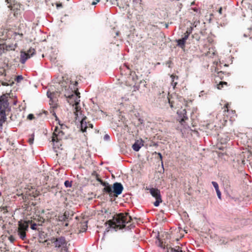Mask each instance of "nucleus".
Wrapping results in <instances>:
<instances>
[{"label":"nucleus","mask_w":252,"mask_h":252,"mask_svg":"<svg viewBox=\"0 0 252 252\" xmlns=\"http://www.w3.org/2000/svg\"><path fill=\"white\" fill-rule=\"evenodd\" d=\"M131 220L130 216L119 214L116 217H114L113 220H110L108 222L109 227L115 231L117 229L128 230L135 227L133 223H130Z\"/></svg>","instance_id":"nucleus-1"},{"label":"nucleus","mask_w":252,"mask_h":252,"mask_svg":"<svg viewBox=\"0 0 252 252\" xmlns=\"http://www.w3.org/2000/svg\"><path fill=\"white\" fill-rule=\"evenodd\" d=\"M123 190L124 187L121 183L115 182L112 186L108 183L106 187L102 189V191L108 194L110 198H115L121 194Z\"/></svg>","instance_id":"nucleus-2"},{"label":"nucleus","mask_w":252,"mask_h":252,"mask_svg":"<svg viewBox=\"0 0 252 252\" xmlns=\"http://www.w3.org/2000/svg\"><path fill=\"white\" fill-rule=\"evenodd\" d=\"M50 241L53 244L56 251L63 252V251H66L68 250L67 247V242L64 236H61L57 238L53 237Z\"/></svg>","instance_id":"nucleus-3"},{"label":"nucleus","mask_w":252,"mask_h":252,"mask_svg":"<svg viewBox=\"0 0 252 252\" xmlns=\"http://www.w3.org/2000/svg\"><path fill=\"white\" fill-rule=\"evenodd\" d=\"M64 96L67 99V102L72 106H77L80 103V93L78 90L72 91L71 93L66 92Z\"/></svg>","instance_id":"nucleus-4"},{"label":"nucleus","mask_w":252,"mask_h":252,"mask_svg":"<svg viewBox=\"0 0 252 252\" xmlns=\"http://www.w3.org/2000/svg\"><path fill=\"white\" fill-rule=\"evenodd\" d=\"M8 94H4L0 96V119L6 118L5 111L8 108L9 103L8 101Z\"/></svg>","instance_id":"nucleus-5"},{"label":"nucleus","mask_w":252,"mask_h":252,"mask_svg":"<svg viewBox=\"0 0 252 252\" xmlns=\"http://www.w3.org/2000/svg\"><path fill=\"white\" fill-rule=\"evenodd\" d=\"M149 191L153 197L155 198L156 201L154 203L155 207H158L162 202L161 196L159 190L157 188H150Z\"/></svg>","instance_id":"nucleus-6"},{"label":"nucleus","mask_w":252,"mask_h":252,"mask_svg":"<svg viewBox=\"0 0 252 252\" xmlns=\"http://www.w3.org/2000/svg\"><path fill=\"white\" fill-rule=\"evenodd\" d=\"M64 138H66L64 132L62 130H59L58 127L56 126L52 137V142H54L55 139H57V143H59V141Z\"/></svg>","instance_id":"nucleus-7"},{"label":"nucleus","mask_w":252,"mask_h":252,"mask_svg":"<svg viewBox=\"0 0 252 252\" xmlns=\"http://www.w3.org/2000/svg\"><path fill=\"white\" fill-rule=\"evenodd\" d=\"M177 114L178 115L177 120L182 124H183V123L185 122L186 120L188 119V118L187 115V111L185 109H182L178 110Z\"/></svg>","instance_id":"nucleus-8"},{"label":"nucleus","mask_w":252,"mask_h":252,"mask_svg":"<svg viewBox=\"0 0 252 252\" xmlns=\"http://www.w3.org/2000/svg\"><path fill=\"white\" fill-rule=\"evenodd\" d=\"M27 221L28 220H25L24 222L19 221L18 230L27 232L29 227Z\"/></svg>","instance_id":"nucleus-9"},{"label":"nucleus","mask_w":252,"mask_h":252,"mask_svg":"<svg viewBox=\"0 0 252 252\" xmlns=\"http://www.w3.org/2000/svg\"><path fill=\"white\" fill-rule=\"evenodd\" d=\"M188 39V35H185V36L183 37L180 39H176V42L177 43V45L181 48H184L186 42V40Z\"/></svg>","instance_id":"nucleus-10"},{"label":"nucleus","mask_w":252,"mask_h":252,"mask_svg":"<svg viewBox=\"0 0 252 252\" xmlns=\"http://www.w3.org/2000/svg\"><path fill=\"white\" fill-rule=\"evenodd\" d=\"M111 252H125V248L123 245L117 243L112 248Z\"/></svg>","instance_id":"nucleus-11"},{"label":"nucleus","mask_w":252,"mask_h":252,"mask_svg":"<svg viewBox=\"0 0 252 252\" xmlns=\"http://www.w3.org/2000/svg\"><path fill=\"white\" fill-rule=\"evenodd\" d=\"M159 235H158V237ZM157 245L162 248L165 252H169L170 250V247H168V245H166L165 243L163 244L162 241L158 237V241L156 242Z\"/></svg>","instance_id":"nucleus-12"},{"label":"nucleus","mask_w":252,"mask_h":252,"mask_svg":"<svg viewBox=\"0 0 252 252\" xmlns=\"http://www.w3.org/2000/svg\"><path fill=\"white\" fill-rule=\"evenodd\" d=\"M92 176L95 177L96 180L100 183V184L104 187V188H105L106 185L108 184L107 182H104L103 181L101 178H99V175L97 173L96 171H93V172L92 173Z\"/></svg>","instance_id":"nucleus-13"},{"label":"nucleus","mask_w":252,"mask_h":252,"mask_svg":"<svg viewBox=\"0 0 252 252\" xmlns=\"http://www.w3.org/2000/svg\"><path fill=\"white\" fill-rule=\"evenodd\" d=\"M30 58L31 56L29 54V53H27L24 51L21 52L20 62L21 63H25L26 61Z\"/></svg>","instance_id":"nucleus-14"},{"label":"nucleus","mask_w":252,"mask_h":252,"mask_svg":"<svg viewBox=\"0 0 252 252\" xmlns=\"http://www.w3.org/2000/svg\"><path fill=\"white\" fill-rule=\"evenodd\" d=\"M87 117H84L80 122V129L83 132H86L88 127L87 123L86 121Z\"/></svg>","instance_id":"nucleus-15"},{"label":"nucleus","mask_w":252,"mask_h":252,"mask_svg":"<svg viewBox=\"0 0 252 252\" xmlns=\"http://www.w3.org/2000/svg\"><path fill=\"white\" fill-rule=\"evenodd\" d=\"M48 236V233L44 231L39 230L38 231V237L40 240H44L43 243H47L50 239H46Z\"/></svg>","instance_id":"nucleus-16"},{"label":"nucleus","mask_w":252,"mask_h":252,"mask_svg":"<svg viewBox=\"0 0 252 252\" xmlns=\"http://www.w3.org/2000/svg\"><path fill=\"white\" fill-rule=\"evenodd\" d=\"M212 184L213 185V187H214V188L216 191L217 194L218 198L220 199L221 194L220 191L219 189L218 184L216 182L213 181V182H212Z\"/></svg>","instance_id":"nucleus-17"},{"label":"nucleus","mask_w":252,"mask_h":252,"mask_svg":"<svg viewBox=\"0 0 252 252\" xmlns=\"http://www.w3.org/2000/svg\"><path fill=\"white\" fill-rule=\"evenodd\" d=\"M69 213L65 212L63 215H60L58 217L59 221H67L69 218Z\"/></svg>","instance_id":"nucleus-18"},{"label":"nucleus","mask_w":252,"mask_h":252,"mask_svg":"<svg viewBox=\"0 0 252 252\" xmlns=\"http://www.w3.org/2000/svg\"><path fill=\"white\" fill-rule=\"evenodd\" d=\"M143 145V144L139 143L138 140L136 141L132 145V148L133 150L135 152L139 151L141 147Z\"/></svg>","instance_id":"nucleus-19"},{"label":"nucleus","mask_w":252,"mask_h":252,"mask_svg":"<svg viewBox=\"0 0 252 252\" xmlns=\"http://www.w3.org/2000/svg\"><path fill=\"white\" fill-rule=\"evenodd\" d=\"M27 222H28L29 225V224H31V228L32 230H37L38 231L40 230L39 228L37 227V224L33 222L32 220H28Z\"/></svg>","instance_id":"nucleus-20"},{"label":"nucleus","mask_w":252,"mask_h":252,"mask_svg":"<svg viewBox=\"0 0 252 252\" xmlns=\"http://www.w3.org/2000/svg\"><path fill=\"white\" fill-rule=\"evenodd\" d=\"M18 235L20 238L22 240H24L26 238V232L18 230L17 231Z\"/></svg>","instance_id":"nucleus-21"},{"label":"nucleus","mask_w":252,"mask_h":252,"mask_svg":"<svg viewBox=\"0 0 252 252\" xmlns=\"http://www.w3.org/2000/svg\"><path fill=\"white\" fill-rule=\"evenodd\" d=\"M171 78L172 79L171 85L173 86V88H175L176 86L177 85L178 83L174 81V78H176V80H178V76L172 74L171 75Z\"/></svg>","instance_id":"nucleus-22"},{"label":"nucleus","mask_w":252,"mask_h":252,"mask_svg":"<svg viewBox=\"0 0 252 252\" xmlns=\"http://www.w3.org/2000/svg\"><path fill=\"white\" fill-rule=\"evenodd\" d=\"M16 45H13V44L6 45L5 44V50H14L16 47Z\"/></svg>","instance_id":"nucleus-23"},{"label":"nucleus","mask_w":252,"mask_h":252,"mask_svg":"<svg viewBox=\"0 0 252 252\" xmlns=\"http://www.w3.org/2000/svg\"><path fill=\"white\" fill-rule=\"evenodd\" d=\"M169 252H182V250L179 246L176 247V248L170 247Z\"/></svg>","instance_id":"nucleus-24"},{"label":"nucleus","mask_w":252,"mask_h":252,"mask_svg":"<svg viewBox=\"0 0 252 252\" xmlns=\"http://www.w3.org/2000/svg\"><path fill=\"white\" fill-rule=\"evenodd\" d=\"M153 155H158V157L160 158V160H161V167H162V168L163 170V172H164V165H163V161H162V156L161 154L160 153H158L157 152H155L153 153Z\"/></svg>","instance_id":"nucleus-25"},{"label":"nucleus","mask_w":252,"mask_h":252,"mask_svg":"<svg viewBox=\"0 0 252 252\" xmlns=\"http://www.w3.org/2000/svg\"><path fill=\"white\" fill-rule=\"evenodd\" d=\"M130 75L131 76L132 79L133 81L136 82L137 80H138V76L136 74L135 72H131Z\"/></svg>","instance_id":"nucleus-26"},{"label":"nucleus","mask_w":252,"mask_h":252,"mask_svg":"<svg viewBox=\"0 0 252 252\" xmlns=\"http://www.w3.org/2000/svg\"><path fill=\"white\" fill-rule=\"evenodd\" d=\"M54 115L56 118V120L58 122L59 124L60 125L61 128L62 129H64V127H66V126L65 125H64L63 124H61V121H60L59 119L57 116L56 114L55 113H54Z\"/></svg>","instance_id":"nucleus-27"},{"label":"nucleus","mask_w":252,"mask_h":252,"mask_svg":"<svg viewBox=\"0 0 252 252\" xmlns=\"http://www.w3.org/2000/svg\"><path fill=\"white\" fill-rule=\"evenodd\" d=\"M53 148L54 149H60V147L62 146V144L60 142V141H59V143H57V139H55V141L54 142H53Z\"/></svg>","instance_id":"nucleus-28"},{"label":"nucleus","mask_w":252,"mask_h":252,"mask_svg":"<svg viewBox=\"0 0 252 252\" xmlns=\"http://www.w3.org/2000/svg\"><path fill=\"white\" fill-rule=\"evenodd\" d=\"M101 212L102 213L106 214L107 216H109L111 214V212L109 211L108 209H106L105 208H103L101 210Z\"/></svg>","instance_id":"nucleus-29"},{"label":"nucleus","mask_w":252,"mask_h":252,"mask_svg":"<svg viewBox=\"0 0 252 252\" xmlns=\"http://www.w3.org/2000/svg\"><path fill=\"white\" fill-rule=\"evenodd\" d=\"M192 30H193V28L191 27H190L189 28L187 29V31L185 33V35H187L188 38H189L190 34L192 32Z\"/></svg>","instance_id":"nucleus-30"},{"label":"nucleus","mask_w":252,"mask_h":252,"mask_svg":"<svg viewBox=\"0 0 252 252\" xmlns=\"http://www.w3.org/2000/svg\"><path fill=\"white\" fill-rule=\"evenodd\" d=\"M226 85L227 82H220L219 84L217 85V88L218 89H221L223 87V85Z\"/></svg>","instance_id":"nucleus-31"},{"label":"nucleus","mask_w":252,"mask_h":252,"mask_svg":"<svg viewBox=\"0 0 252 252\" xmlns=\"http://www.w3.org/2000/svg\"><path fill=\"white\" fill-rule=\"evenodd\" d=\"M8 7H10L12 10H14L15 9H19L20 6L19 4H14V5L13 6H12V3H11L10 5H9Z\"/></svg>","instance_id":"nucleus-32"},{"label":"nucleus","mask_w":252,"mask_h":252,"mask_svg":"<svg viewBox=\"0 0 252 252\" xmlns=\"http://www.w3.org/2000/svg\"><path fill=\"white\" fill-rule=\"evenodd\" d=\"M64 185L66 188H70L72 186V182L66 180L64 183Z\"/></svg>","instance_id":"nucleus-33"},{"label":"nucleus","mask_w":252,"mask_h":252,"mask_svg":"<svg viewBox=\"0 0 252 252\" xmlns=\"http://www.w3.org/2000/svg\"><path fill=\"white\" fill-rule=\"evenodd\" d=\"M35 50L33 48H30L27 53H29V54L31 56V57H32L35 54Z\"/></svg>","instance_id":"nucleus-34"},{"label":"nucleus","mask_w":252,"mask_h":252,"mask_svg":"<svg viewBox=\"0 0 252 252\" xmlns=\"http://www.w3.org/2000/svg\"><path fill=\"white\" fill-rule=\"evenodd\" d=\"M5 44H0V55L5 52Z\"/></svg>","instance_id":"nucleus-35"},{"label":"nucleus","mask_w":252,"mask_h":252,"mask_svg":"<svg viewBox=\"0 0 252 252\" xmlns=\"http://www.w3.org/2000/svg\"><path fill=\"white\" fill-rule=\"evenodd\" d=\"M23 79V77L22 75H18L16 76L15 81L17 83L20 82Z\"/></svg>","instance_id":"nucleus-36"},{"label":"nucleus","mask_w":252,"mask_h":252,"mask_svg":"<svg viewBox=\"0 0 252 252\" xmlns=\"http://www.w3.org/2000/svg\"><path fill=\"white\" fill-rule=\"evenodd\" d=\"M103 139L105 141H109L110 140V137L109 134H105L103 137Z\"/></svg>","instance_id":"nucleus-37"},{"label":"nucleus","mask_w":252,"mask_h":252,"mask_svg":"<svg viewBox=\"0 0 252 252\" xmlns=\"http://www.w3.org/2000/svg\"><path fill=\"white\" fill-rule=\"evenodd\" d=\"M54 94V93L51 92L49 91H48L47 92V96L48 98L50 99V100L52 99V95Z\"/></svg>","instance_id":"nucleus-38"},{"label":"nucleus","mask_w":252,"mask_h":252,"mask_svg":"<svg viewBox=\"0 0 252 252\" xmlns=\"http://www.w3.org/2000/svg\"><path fill=\"white\" fill-rule=\"evenodd\" d=\"M34 141V134H32V137L29 138L28 141L30 145H32L33 144Z\"/></svg>","instance_id":"nucleus-39"},{"label":"nucleus","mask_w":252,"mask_h":252,"mask_svg":"<svg viewBox=\"0 0 252 252\" xmlns=\"http://www.w3.org/2000/svg\"><path fill=\"white\" fill-rule=\"evenodd\" d=\"M167 99H168V103L170 105V106L171 108H173V102L172 101H171L169 97H167Z\"/></svg>","instance_id":"nucleus-40"},{"label":"nucleus","mask_w":252,"mask_h":252,"mask_svg":"<svg viewBox=\"0 0 252 252\" xmlns=\"http://www.w3.org/2000/svg\"><path fill=\"white\" fill-rule=\"evenodd\" d=\"M34 118V115L32 114H30L28 115L27 119L29 120H32Z\"/></svg>","instance_id":"nucleus-41"},{"label":"nucleus","mask_w":252,"mask_h":252,"mask_svg":"<svg viewBox=\"0 0 252 252\" xmlns=\"http://www.w3.org/2000/svg\"><path fill=\"white\" fill-rule=\"evenodd\" d=\"M6 118L0 119V127L2 126V124L6 121Z\"/></svg>","instance_id":"nucleus-42"},{"label":"nucleus","mask_w":252,"mask_h":252,"mask_svg":"<svg viewBox=\"0 0 252 252\" xmlns=\"http://www.w3.org/2000/svg\"><path fill=\"white\" fill-rule=\"evenodd\" d=\"M63 7V5L62 3H58L56 4V7L57 9L61 8Z\"/></svg>","instance_id":"nucleus-43"},{"label":"nucleus","mask_w":252,"mask_h":252,"mask_svg":"<svg viewBox=\"0 0 252 252\" xmlns=\"http://www.w3.org/2000/svg\"><path fill=\"white\" fill-rule=\"evenodd\" d=\"M87 228V225L86 224L85 225H84L82 228V231H86Z\"/></svg>","instance_id":"nucleus-44"},{"label":"nucleus","mask_w":252,"mask_h":252,"mask_svg":"<svg viewBox=\"0 0 252 252\" xmlns=\"http://www.w3.org/2000/svg\"><path fill=\"white\" fill-rule=\"evenodd\" d=\"M9 241L11 242H13L15 240V238H14L13 236H10L9 237Z\"/></svg>","instance_id":"nucleus-45"},{"label":"nucleus","mask_w":252,"mask_h":252,"mask_svg":"<svg viewBox=\"0 0 252 252\" xmlns=\"http://www.w3.org/2000/svg\"><path fill=\"white\" fill-rule=\"evenodd\" d=\"M112 4L113 5H117V6H119L120 7V6L119 5V3L117 0H114V1L112 2Z\"/></svg>","instance_id":"nucleus-46"},{"label":"nucleus","mask_w":252,"mask_h":252,"mask_svg":"<svg viewBox=\"0 0 252 252\" xmlns=\"http://www.w3.org/2000/svg\"><path fill=\"white\" fill-rule=\"evenodd\" d=\"M134 90H138L140 88V86H139V85H135L134 86Z\"/></svg>","instance_id":"nucleus-47"},{"label":"nucleus","mask_w":252,"mask_h":252,"mask_svg":"<svg viewBox=\"0 0 252 252\" xmlns=\"http://www.w3.org/2000/svg\"><path fill=\"white\" fill-rule=\"evenodd\" d=\"M205 94V92L204 91H202L200 92L199 96H203Z\"/></svg>","instance_id":"nucleus-48"},{"label":"nucleus","mask_w":252,"mask_h":252,"mask_svg":"<svg viewBox=\"0 0 252 252\" xmlns=\"http://www.w3.org/2000/svg\"><path fill=\"white\" fill-rule=\"evenodd\" d=\"M100 1V0H96V1H93L92 3V5H94L96 4L97 2H98Z\"/></svg>","instance_id":"nucleus-49"},{"label":"nucleus","mask_w":252,"mask_h":252,"mask_svg":"<svg viewBox=\"0 0 252 252\" xmlns=\"http://www.w3.org/2000/svg\"><path fill=\"white\" fill-rule=\"evenodd\" d=\"M192 9L195 12H198V9L196 7L192 8Z\"/></svg>","instance_id":"nucleus-50"},{"label":"nucleus","mask_w":252,"mask_h":252,"mask_svg":"<svg viewBox=\"0 0 252 252\" xmlns=\"http://www.w3.org/2000/svg\"><path fill=\"white\" fill-rule=\"evenodd\" d=\"M222 7H220L218 10L219 11V13L220 14H222Z\"/></svg>","instance_id":"nucleus-51"},{"label":"nucleus","mask_w":252,"mask_h":252,"mask_svg":"<svg viewBox=\"0 0 252 252\" xmlns=\"http://www.w3.org/2000/svg\"><path fill=\"white\" fill-rule=\"evenodd\" d=\"M88 126L91 127V128H93L94 126H93V125L92 124H89V125H88Z\"/></svg>","instance_id":"nucleus-52"},{"label":"nucleus","mask_w":252,"mask_h":252,"mask_svg":"<svg viewBox=\"0 0 252 252\" xmlns=\"http://www.w3.org/2000/svg\"><path fill=\"white\" fill-rule=\"evenodd\" d=\"M243 36H244V37H247L248 36V35L247 34H246V33H244V34H243Z\"/></svg>","instance_id":"nucleus-53"},{"label":"nucleus","mask_w":252,"mask_h":252,"mask_svg":"<svg viewBox=\"0 0 252 252\" xmlns=\"http://www.w3.org/2000/svg\"><path fill=\"white\" fill-rule=\"evenodd\" d=\"M68 223L67 222H66V223L64 224V226H65V227L68 226Z\"/></svg>","instance_id":"nucleus-54"},{"label":"nucleus","mask_w":252,"mask_h":252,"mask_svg":"<svg viewBox=\"0 0 252 252\" xmlns=\"http://www.w3.org/2000/svg\"><path fill=\"white\" fill-rule=\"evenodd\" d=\"M51 189H56V188H55V186H52V187H51Z\"/></svg>","instance_id":"nucleus-55"},{"label":"nucleus","mask_w":252,"mask_h":252,"mask_svg":"<svg viewBox=\"0 0 252 252\" xmlns=\"http://www.w3.org/2000/svg\"><path fill=\"white\" fill-rule=\"evenodd\" d=\"M194 4H195V2L193 1V2H191V5H194Z\"/></svg>","instance_id":"nucleus-56"},{"label":"nucleus","mask_w":252,"mask_h":252,"mask_svg":"<svg viewBox=\"0 0 252 252\" xmlns=\"http://www.w3.org/2000/svg\"><path fill=\"white\" fill-rule=\"evenodd\" d=\"M77 84H78V83H77V82L76 81L75 83V85L76 86Z\"/></svg>","instance_id":"nucleus-57"},{"label":"nucleus","mask_w":252,"mask_h":252,"mask_svg":"<svg viewBox=\"0 0 252 252\" xmlns=\"http://www.w3.org/2000/svg\"><path fill=\"white\" fill-rule=\"evenodd\" d=\"M229 139L228 138V137H227V138H225V140H228Z\"/></svg>","instance_id":"nucleus-58"},{"label":"nucleus","mask_w":252,"mask_h":252,"mask_svg":"<svg viewBox=\"0 0 252 252\" xmlns=\"http://www.w3.org/2000/svg\"><path fill=\"white\" fill-rule=\"evenodd\" d=\"M20 35H21V36H23V34L22 33L20 34Z\"/></svg>","instance_id":"nucleus-59"},{"label":"nucleus","mask_w":252,"mask_h":252,"mask_svg":"<svg viewBox=\"0 0 252 252\" xmlns=\"http://www.w3.org/2000/svg\"><path fill=\"white\" fill-rule=\"evenodd\" d=\"M171 63L170 61L168 62V63Z\"/></svg>","instance_id":"nucleus-60"},{"label":"nucleus","mask_w":252,"mask_h":252,"mask_svg":"<svg viewBox=\"0 0 252 252\" xmlns=\"http://www.w3.org/2000/svg\"><path fill=\"white\" fill-rule=\"evenodd\" d=\"M55 192H56V193H57V190H56V189H55Z\"/></svg>","instance_id":"nucleus-61"},{"label":"nucleus","mask_w":252,"mask_h":252,"mask_svg":"<svg viewBox=\"0 0 252 252\" xmlns=\"http://www.w3.org/2000/svg\"><path fill=\"white\" fill-rule=\"evenodd\" d=\"M50 191H52V192H54V191H53V190H50Z\"/></svg>","instance_id":"nucleus-62"},{"label":"nucleus","mask_w":252,"mask_h":252,"mask_svg":"<svg viewBox=\"0 0 252 252\" xmlns=\"http://www.w3.org/2000/svg\"><path fill=\"white\" fill-rule=\"evenodd\" d=\"M166 28H167V27H168V25H166Z\"/></svg>","instance_id":"nucleus-63"},{"label":"nucleus","mask_w":252,"mask_h":252,"mask_svg":"<svg viewBox=\"0 0 252 252\" xmlns=\"http://www.w3.org/2000/svg\"><path fill=\"white\" fill-rule=\"evenodd\" d=\"M157 145V144L156 143H155V144H154V145H155V146H156V145Z\"/></svg>","instance_id":"nucleus-64"}]
</instances>
